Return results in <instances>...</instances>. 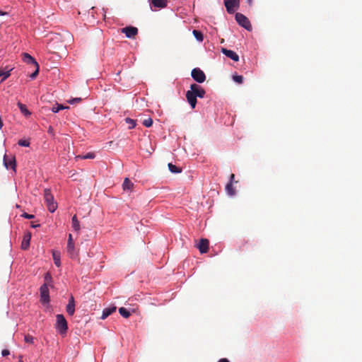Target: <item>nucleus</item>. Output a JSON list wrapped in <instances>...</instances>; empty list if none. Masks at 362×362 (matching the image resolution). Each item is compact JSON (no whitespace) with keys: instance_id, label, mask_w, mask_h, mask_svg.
Listing matches in <instances>:
<instances>
[{"instance_id":"nucleus-37","label":"nucleus","mask_w":362,"mask_h":362,"mask_svg":"<svg viewBox=\"0 0 362 362\" xmlns=\"http://www.w3.org/2000/svg\"><path fill=\"white\" fill-rule=\"evenodd\" d=\"M81 100V99L80 98H74V99H71L70 100H69V103H71V104H74L75 103H78Z\"/></svg>"},{"instance_id":"nucleus-11","label":"nucleus","mask_w":362,"mask_h":362,"mask_svg":"<svg viewBox=\"0 0 362 362\" xmlns=\"http://www.w3.org/2000/svg\"><path fill=\"white\" fill-rule=\"evenodd\" d=\"M67 252L71 258L76 257L77 254L75 252L74 244L73 243L72 235L69 234L67 243Z\"/></svg>"},{"instance_id":"nucleus-29","label":"nucleus","mask_w":362,"mask_h":362,"mask_svg":"<svg viewBox=\"0 0 362 362\" xmlns=\"http://www.w3.org/2000/svg\"><path fill=\"white\" fill-rule=\"evenodd\" d=\"M53 259L57 267H59L61 265L60 256L59 253L53 252Z\"/></svg>"},{"instance_id":"nucleus-35","label":"nucleus","mask_w":362,"mask_h":362,"mask_svg":"<svg viewBox=\"0 0 362 362\" xmlns=\"http://www.w3.org/2000/svg\"><path fill=\"white\" fill-rule=\"evenodd\" d=\"M143 124L146 127H150L153 124V119L151 118L144 119L143 122Z\"/></svg>"},{"instance_id":"nucleus-3","label":"nucleus","mask_w":362,"mask_h":362,"mask_svg":"<svg viewBox=\"0 0 362 362\" xmlns=\"http://www.w3.org/2000/svg\"><path fill=\"white\" fill-rule=\"evenodd\" d=\"M56 329L61 334L66 333L68 329L67 322L63 315L58 314L56 315Z\"/></svg>"},{"instance_id":"nucleus-27","label":"nucleus","mask_w":362,"mask_h":362,"mask_svg":"<svg viewBox=\"0 0 362 362\" xmlns=\"http://www.w3.org/2000/svg\"><path fill=\"white\" fill-rule=\"evenodd\" d=\"M168 168L169 170L173 173H179L181 172V168L177 167L176 165L172 163H168Z\"/></svg>"},{"instance_id":"nucleus-44","label":"nucleus","mask_w":362,"mask_h":362,"mask_svg":"<svg viewBox=\"0 0 362 362\" xmlns=\"http://www.w3.org/2000/svg\"><path fill=\"white\" fill-rule=\"evenodd\" d=\"M5 14H6V13L0 11V16H3V15H5Z\"/></svg>"},{"instance_id":"nucleus-23","label":"nucleus","mask_w":362,"mask_h":362,"mask_svg":"<svg viewBox=\"0 0 362 362\" xmlns=\"http://www.w3.org/2000/svg\"><path fill=\"white\" fill-rule=\"evenodd\" d=\"M18 106L21 110V112L25 115H30V112H29V110L27 109L26 106L21 103H18Z\"/></svg>"},{"instance_id":"nucleus-5","label":"nucleus","mask_w":362,"mask_h":362,"mask_svg":"<svg viewBox=\"0 0 362 362\" xmlns=\"http://www.w3.org/2000/svg\"><path fill=\"white\" fill-rule=\"evenodd\" d=\"M224 5L228 13H233L239 8L240 0H224Z\"/></svg>"},{"instance_id":"nucleus-43","label":"nucleus","mask_w":362,"mask_h":362,"mask_svg":"<svg viewBox=\"0 0 362 362\" xmlns=\"http://www.w3.org/2000/svg\"><path fill=\"white\" fill-rule=\"evenodd\" d=\"M247 1L250 5H252V0H247Z\"/></svg>"},{"instance_id":"nucleus-28","label":"nucleus","mask_w":362,"mask_h":362,"mask_svg":"<svg viewBox=\"0 0 362 362\" xmlns=\"http://www.w3.org/2000/svg\"><path fill=\"white\" fill-rule=\"evenodd\" d=\"M69 107L64 106L63 105L57 104V106H53L52 107V111L54 113L58 112L61 110L68 109Z\"/></svg>"},{"instance_id":"nucleus-18","label":"nucleus","mask_w":362,"mask_h":362,"mask_svg":"<svg viewBox=\"0 0 362 362\" xmlns=\"http://www.w3.org/2000/svg\"><path fill=\"white\" fill-rule=\"evenodd\" d=\"M134 187V183L127 177H126L122 184V189L126 190L132 191Z\"/></svg>"},{"instance_id":"nucleus-6","label":"nucleus","mask_w":362,"mask_h":362,"mask_svg":"<svg viewBox=\"0 0 362 362\" xmlns=\"http://www.w3.org/2000/svg\"><path fill=\"white\" fill-rule=\"evenodd\" d=\"M4 165L6 169H12L14 172L16 170V162L14 156H7L6 154L4 156Z\"/></svg>"},{"instance_id":"nucleus-13","label":"nucleus","mask_w":362,"mask_h":362,"mask_svg":"<svg viewBox=\"0 0 362 362\" xmlns=\"http://www.w3.org/2000/svg\"><path fill=\"white\" fill-rule=\"evenodd\" d=\"M67 313L72 316L75 313V300L73 296H71L69 299V303L66 308Z\"/></svg>"},{"instance_id":"nucleus-15","label":"nucleus","mask_w":362,"mask_h":362,"mask_svg":"<svg viewBox=\"0 0 362 362\" xmlns=\"http://www.w3.org/2000/svg\"><path fill=\"white\" fill-rule=\"evenodd\" d=\"M222 52L228 57L230 58L235 62H238L239 60V57L236 54V52L233 50L227 49L226 48H222Z\"/></svg>"},{"instance_id":"nucleus-20","label":"nucleus","mask_w":362,"mask_h":362,"mask_svg":"<svg viewBox=\"0 0 362 362\" xmlns=\"http://www.w3.org/2000/svg\"><path fill=\"white\" fill-rule=\"evenodd\" d=\"M71 223H72V227L74 229V230L78 231L80 230L79 221H78L77 217H76V215H74L72 217Z\"/></svg>"},{"instance_id":"nucleus-40","label":"nucleus","mask_w":362,"mask_h":362,"mask_svg":"<svg viewBox=\"0 0 362 362\" xmlns=\"http://www.w3.org/2000/svg\"><path fill=\"white\" fill-rule=\"evenodd\" d=\"M30 226L32 228H37V227H40V224H35L33 222H31Z\"/></svg>"},{"instance_id":"nucleus-24","label":"nucleus","mask_w":362,"mask_h":362,"mask_svg":"<svg viewBox=\"0 0 362 362\" xmlns=\"http://www.w3.org/2000/svg\"><path fill=\"white\" fill-rule=\"evenodd\" d=\"M124 121L127 124H128L129 125V129H134L136 127V120L132 119L129 117H127V118H125Z\"/></svg>"},{"instance_id":"nucleus-30","label":"nucleus","mask_w":362,"mask_h":362,"mask_svg":"<svg viewBox=\"0 0 362 362\" xmlns=\"http://www.w3.org/2000/svg\"><path fill=\"white\" fill-rule=\"evenodd\" d=\"M52 276L49 273H46L45 275V283L44 284H46L47 286H48L50 282L52 281Z\"/></svg>"},{"instance_id":"nucleus-38","label":"nucleus","mask_w":362,"mask_h":362,"mask_svg":"<svg viewBox=\"0 0 362 362\" xmlns=\"http://www.w3.org/2000/svg\"><path fill=\"white\" fill-rule=\"evenodd\" d=\"M1 354L3 356H8L10 354V352L8 349H4L2 351H1Z\"/></svg>"},{"instance_id":"nucleus-41","label":"nucleus","mask_w":362,"mask_h":362,"mask_svg":"<svg viewBox=\"0 0 362 362\" xmlns=\"http://www.w3.org/2000/svg\"><path fill=\"white\" fill-rule=\"evenodd\" d=\"M234 178H235V175L234 174H231L230 176V182H231V183L233 182Z\"/></svg>"},{"instance_id":"nucleus-17","label":"nucleus","mask_w":362,"mask_h":362,"mask_svg":"<svg viewBox=\"0 0 362 362\" xmlns=\"http://www.w3.org/2000/svg\"><path fill=\"white\" fill-rule=\"evenodd\" d=\"M115 311H116L115 306H112V307L105 308L103 311V315L101 316V319L104 320V319L107 318L109 315H110Z\"/></svg>"},{"instance_id":"nucleus-31","label":"nucleus","mask_w":362,"mask_h":362,"mask_svg":"<svg viewBox=\"0 0 362 362\" xmlns=\"http://www.w3.org/2000/svg\"><path fill=\"white\" fill-rule=\"evenodd\" d=\"M233 79L235 82L241 84L243 82V77L240 75H234Z\"/></svg>"},{"instance_id":"nucleus-16","label":"nucleus","mask_w":362,"mask_h":362,"mask_svg":"<svg viewBox=\"0 0 362 362\" xmlns=\"http://www.w3.org/2000/svg\"><path fill=\"white\" fill-rule=\"evenodd\" d=\"M30 238L31 233L30 232H28L26 234H25L21 243V248L23 250H27L29 247Z\"/></svg>"},{"instance_id":"nucleus-1","label":"nucleus","mask_w":362,"mask_h":362,"mask_svg":"<svg viewBox=\"0 0 362 362\" xmlns=\"http://www.w3.org/2000/svg\"><path fill=\"white\" fill-rule=\"evenodd\" d=\"M44 199L49 211L54 212L57 208V203L54 201V196L49 189H44Z\"/></svg>"},{"instance_id":"nucleus-2","label":"nucleus","mask_w":362,"mask_h":362,"mask_svg":"<svg viewBox=\"0 0 362 362\" xmlns=\"http://www.w3.org/2000/svg\"><path fill=\"white\" fill-rule=\"evenodd\" d=\"M23 61L26 63L27 64L31 65L35 68V71L33 74H30V77L32 79L35 78V77L37 76L40 70V66L38 63L36 62V60L30 56L28 53H23Z\"/></svg>"},{"instance_id":"nucleus-10","label":"nucleus","mask_w":362,"mask_h":362,"mask_svg":"<svg viewBox=\"0 0 362 362\" xmlns=\"http://www.w3.org/2000/svg\"><path fill=\"white\" fill-rule=\"evenodd\" d=\"M190 90L193 94H194L196 98L199 97L202 98L206 94L204 89L196 83H193L190 86Z\"/></svg>"},{"instance_id":"nucleus-8","label":"nucleus","mask_w":362,"mask_h":362,"mask_svg":"<svg viewBox=\"0 0 362 362\" xmlns=\"http://www.w3.org/2000/svg\"><path fill=\"white\" fill-rule=\"evenodd\" d=\"M40 300L42 303H47L49 302V293L48 286L42 284L40 288Z\"/></svg>"},{"instance_id":"nucleus-7","label":"nucleus","mask_w":362,"mask_h":362,"mask_svg":"<svg viewBox=\"0 0 362 362\" xmlns=\"http://www.w3.org/2000/svg\"><path fill=\"white\" fill-rule=\"evenodd\" d=\"M192 77L198 83H203L206 80V75L199 68H194L191 73Z\"/></svg>"},{"instance_id":"nucleus-19","label":"nucleus","mask_w":362,"mask_h":362,"mask_svg":"<svg viewBox=\"0 0 362 362\" xmlns=\"http://www.w3.org/2000/svg\"><path fill=\"white\" fill-rule=\"evenodd\" d=\"M151 4L155 7L163 8L167 6V0H151Z\"/></svg>"},{"instance_id":"nucleus-39","label":"nucleus","mask_w":362,"mask_h":362,"mask_svg":"<svg viewBox=\"0 0 362 362\" xmlns=\"http://www.w3.org/2000/svg\"><path fill=\"white\" fill-rule=\"evenodd\" d=\"M48 132H49L50 134H52V135H53V134H54V130H53V128H52L51 126H50V127H49V129H48Z\"/></svg>"},{"instance_id":"nucleus-12","label":"nucleus","mask_w":362,"mask_h":362,"mask_svg":"<svg viewBox=\"0 0 362 362\" xmlns=\"http://www.w3.org/2000/svg\"><path fill=\"white\" fill-rule=\"evenodd\" d=\"M209 241L207 239L202 238L198 245L199 252L203 254L206 253L209 250Z\"/></svg>"},{"instance_id":"nucleus-14","label":"nucleus","mask_w":362,"mask_h":362,"mask_svg":"<svg viewBox=\"0 0 362 362\" xmlns=\"http://www.w3.org/2000/svg\"><path fill=\"white\" fill-rule=\"evenodd\" d=\"M186 98L191 107L194 109L197 105V98L194 94H193L190 90H187L186 93Z\"/></svg>"},{"instance_id":"nucleus-26","label":"nucleus","mask_w":362,"mask_h":362,"mask_svg":"<svg viewBox=\"0 0 362 362\" xmlns=\"http://www.w3.org/2000/svg\"><path fill=\"white\" fill-rule=\"evenodd\" d=\"M119 313L122 317L125 318H128L131 315L130 312L123 307L119 308Z\"/></svg>"},{"instance_id":"nucleus-33","label":"nucleus","mask_w":362,"mask_h":362,"mask_svg":"<svg viewBox=\"0 0 362 362\" xmlns=\"http://www.w3.org/2000/svg\"><path fill=\"white\" fill-rule=\"evenodd\" d=\"M18 144L21 146L28 147L30 146V141L28 140L21 139L18 141Z\"/></svg>"},{"instance_id":"nucleus-21","label":"nucleus","mask_w":362,"mask_h":362,"mask_svg":"<svg viewBox=\"0 0 362 362\" xmlns=\"http://www.w3.org/2000/svg\"><path fill=\"white\" fill-rule=\"evenodd\" d=\"M12 68L8 69L7 71H4L0 69V77L2 76L1 81L6 80L10 76V71L12 70Z\"/></svg>"},{"instance_id":"nucleus-9","label":"nucleus","mask_w":362,"mask_h":362,"mask_svg":"<svg viewBox=\"0 0 362 362\" xmlns=\"http://www.w3.org/2000/svg\"><path fill=\"white\" fill-rule=\"evenodd\" d=\"M121 33L125 34L128 38H134L138 34V29L133 26H127L121 29Z\"/></svg>"},{"instance_id":"nucleus-36","label":"nucleus","mask_w":362,"mask_h":362,"mask_svg":"<svg viewBox=\"0 0 362 362\" xmlns=\"http://www.w3.org/2000/svg\"><path fill=\"white\" fill-rule=\"evenodd\" d=\"M22 217L25 218H27V219H32L35 217L34 215L33 214H28L27 213H23L22 215H21Z\"/></svg>"},{"instance_id":"nucleus-25","label":"nucleus","mask_w":362,"mask_h":362,"mask_svg":"<svg viewBox=\"0 0 362 362\" xmlns=\"http://www.w3.org/2000/svg\"><path fill=\"white\" fill-rule=\"evenodd\" d=\"M192 33H193L194 36L195 37V38L199 42L203 41L204 37H203V34L202 33V32H200L199 30H194Z\"/></svg>"},{"instance_id":"nucleus-4","label":"nucleus","mask_w":362,"mask_h":362,"mask_svg":"<svg viewBox=\"0 0 362 362\" xmlns=\"http://www.w3.org/2000/svg\"><path fill=\"white\" fill-rule=\"evenodd\" d=\"M235 21L240 26L243 27L247 30H252V25L248 18L245 15L240 13H237L235 14Z\"/></svg>"},{"instance_id":"nucleus-32","label":"nucleus","mask_w":362,"mask_h":362,"mask_svg":"<svg viewBox=\"0 0 362 362\" xmlns=\"http://www.w3.org/2000/svg\"><path fill=\"white\" fill-rule=\"evenodd\" d=\"M24 341H25V342L28 343V344H33L34 343V337L29 334H26L24 337Z\"/></svg>"},{"instance_id":"nucleus-42","label":"nucleus","mask_w":362,"mask_h":362,"mask_svg":"<svg viewBox=\"0 0 362 362\" xmlns=\"http://www.w3.org/2000/svg\"><path fill=\"white\" fill-rule=\"evenodd\" d=\"M218 362H230L227 358H221Z\"/></svg>"},{"instance_id":"nucleus-22","label":"nucleus","mask_w":362,"mask_h":362,"mask_svg":"<svg viewBox=\"0 0 362 362\" xmlns=\"http://www.w3.org/2000/svg\"><path fill=\"white\" fill-rule=\"evenodd\" d=\"M226 190L227 192V193L230 195V196H233L235 194V191L233 187V185L231 183V182H229L226 186Z\"/></svg>"},{"instance_id":"nucleus-34","label":"nucleus","mask_w":362,"mask_h":362,"mask_svg":"<svg viewBox=\"0 0 362 362\" xmlns=\"http://www.w3.org/2000/svg\"><path fill=\"white\" fill-rule=\"evenodd\" d=\"M95 157V153L90 152V153H88L86 155L81 156V158L82 159H93Z\"/></svg>"}]
</instances>
